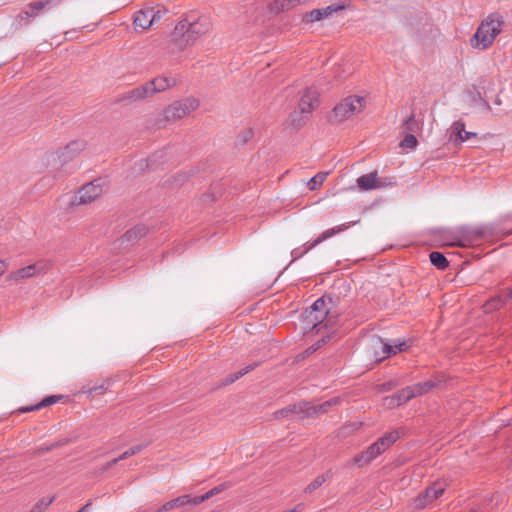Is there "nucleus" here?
Returning a JSON list of instances; mask_svg holds the SVG:
<instances>
[{
  "instance_id": "obj_1",
  "label": "nucleus",
  "mask_w": 512,
  "mask_h": 512,
  "mask_svg": "<svg viewBox=\"0 0 512 512\" xmlns=\"http://www.w3.org/2000/svg\"><path fill=\"white\" fill-rule=\"evenodd\" d=\"M505 26L504 16L499 12L490 13L479 25L471 39L472 46L481 50L489 48Z\"/></svg>"
},
{
  "instance_id": "obj_2",
  "label": "nucleus",
  "mask_w": 512,
  "mask_h": 512,
  "mask_svg": "<svg viewBox=\"0 0 512 512\" xmlns=\"http://www.w3.org/2000/svg\"><path fill=\"white\" fill-rule=\"evenodd\" d=\"M212 28L210 17L202 15L196 20L185 19L180 21L176 27V32H183V39L186 44H193L198 38L207 34Z\"/></svg>"
},
{
  "instance_id": "obj_3",
  "label": "nucleus",
  "mask_w": 512,
  "mask_h": 512,
  "mask_svg": "<svg viewBox=\"0 0 512 512\" xmlns=\"http://www.w3.org/2000/svg\"><path fill=\"white\" fill-rule=\"evenodd\" d=\"M319 93L314 88H308L299 102V111H294L289 117L292 126L300 127L306 118L318 106Z\"/></svg>"
},
{
  "instance_id": "obj_4",
  "label": "nucleus",
  "mask_w": 512,
  "mask_h": 512,
  "mask_svg": "<svg viewBox=\"0 0 512 512\" xmlns=\"http://www.w3.org/2000/svg\"><path fill=\"white\" fill-rule=\"evenodd\" d=\"M336 403H338V398H333L329 401H325L317 406H312L307 402H301L299 404H294L292 406L279 410L278 412H276V416L287 417L290 414H295L300 417H309L314 414L327 412L329 407Z\"/></svg>"
},
{
  "instance_id": "obj_5",
  "label": "nucleus",
  "mask_w": 512,
  "mask_h": 512,
  "mask_svg": "<svg viewBox=\"0 0 512 512\" xmlns=\"http://www.w3.org/2000/svg\"><path fill=\"white\" fill-rule=\"evenodd\" d=\"M494 234V228L488 225L464 228L461 234L454 241L448 242V245L467 246L478 243L483 239H487Z\"/></svg>"
},
{
  "instance_id": "obj_6",
  "label": "nucleus",
  "mask_w": 512,
  "mask_h": 512,
  "mask_svg": "<svg viewBox=\"0 0 512 512\" xmlns=\"http://www.w3.org/2000/svg\"><path fill=\"white\" fill-rule=\"evenodd\" d=\"M366 101L362 96H348L334 107V117L338 121H344L357 113H360L365 107Z\"/></svg>"
},
{
  "instance_id": "obj_7",
  "label": "nucleus",
  "mask_w": 512,
  "mask_h": 512,
  "mask_svg": "<svg viewBox=\"0 0 512 512\" xmlns=\"http://www.w3.org/2000/svg\"><path fill=\"white\" fill-rule=\"evenodd\" d=\"M199 107V100L193 97H188L180 101H175L168 106L164 111V116L167 121L179 120Z\"/></svg>"
},
{
  "instance_id": "obj_8",
  "label": "nucleus",
  "mask_w": 512,
  "mask_h": 512,
  "mask_svg": "<svg viewBox=\"0 0 512 512\" xmlns=\"http://www.w3.org/2000/svg\"><path fill=\"white\" fill-rule=\"evenodd\" d=\"M356 223H358V221L341 224V225H338L333 228L325 230L313 242H311L309 244H305L302 247L293 249L291 252L293 259L295 260V259L302 257L305 253H307L309 250H311L312 248H314L321 242L333 237L334 235H336L340 232L347 230L351 225H355Z\"/></svg>"
},
{
  "instance_id": "obj_9",
  "label": "nucleus",
  "mask_w": 512,
  "mask_h": 512,
  "mask_svg": "<svg viewBox=\"0 0 512 512\" xmlns=\"http://www.w3.org/2000/svg\"><path fill=\"white\" fill-rule=\"evenodd\" d=\"M437 385H438V382L434 381V380H428V381H425L422 383H417V384H414L412 386H408V387L402 389L395 396V398H392L391 400L392 401L396 400V404L401 405L416 396H420V395L428 393Z\"/></svg>"
},
{
  "instance_id": "obj_10",
  "label": "nucleus",
  "mask_w": 512,
  "mask_h": 512,
  "mask_svg": "<svg viewBox=\"0 0 512 512\" xmlns=\"http://www.w3.org/2000/svg\"><path fill=\"white\" fill-rule=\"evenodd\" d=\"M374 357L377 362L384 360L390 355H395L403 351L407 347L406 341L399 339L393 340L392 343L385 342L381 338L374 340Z\"/></svg>"
},
{
  "instance_id": "obj_11",
  "label": "nucleus",
  "mask_w": 512,
  "mask_h": 512,
  "mask_svg": "<svg viewBox=\"0 0 512 512\" xmlns=\"http://www.w3.org/2000/svg\"><path fill=\"white\" fill-rule=\"evenodd\" d=\"M48 268H49L48 263H46L45 261H39L37 263L28 265L26 267H23L16 271L11 272L7 276V280L12 281L14 283H18L24 279H29L36 275L46 273Z\"/></svg>"
},
{
  "instance_id": "obj_12",
  "label": "nucleus",
  "mask_w": 512,
  "mask_h": 512,
  "mask_svg": "<svg viewBox=\"0 0 512 512\" xmlns=\"http://www.w3.org/2000/svg\"><path fill=\"white\" fill-rule=\"evenodd\" d=\"M103 193V181L101 179L94 180L84 185L75 197L79 204H87L98 198Z\"/></svg>"
},
{
  "instance_id": "obj_13",
  "label": "nucleus",
  "mask_w": 512,
  "mask_h": 512,
  "mask_svg": "<svg viewBox=\"0 0 512 512\" xmlns=\"http://www.w3.org/2000/svg\"><path fill=\"white\" fill-rule=\"evenodd\" d=\"M444 491V484L434 483L415 499V507L418 509L425 508L434 500L438 499L444 493Z\"/></svg>"
},
{
  "instance_id": "obj_14",
  "label": "nucleus",
  "mask_w": 512,
  "mask_h": 512,
  "mask_svg": "<svg viewBox=\"0 0 512 512\" xmlns=\"http://www.w3.org/2000/svg\"><path fill=\"white\" fill-rule=\"evenodd\" d=\"M449 141L452 143L467 142L472 138H477V133L465 131V123L461 120L454 122L448 130Z\"/></svg>"
},
{
  "instance_id": "obj_15",
  "label": "nucleus",
  "mask_w": 512,
  "mask_h": 512,
  "mask_svg": "<svg viewBox=\"0 0 512 512\" xmlns=\"http://www.w3.org/2000/svg\"><path fill=\"white\" fill-rule=\"evenodd\" d=\"M84 149L85 143L80 140H75L59 149L53 157H57L61 163H66L74 159Z\"/></svg>"
},
{
  "instance_id": "obj_16",
  "label": "nucleus",
  "mask_w": 512,
  "mask_h": 512,
  "mask_svg": "<svg viewBox=\"0 0 512 512\" xmlns=\"http://www.w3.org/2000/svg\"><path fill=\"white\" fill-rule=\"evenodd\" d=\"M357 185L363 191H370L385 186L384 182L379 179L376 171L360 176L357 179Z\"/></svg>"
},
{
  "instance_id": "obj_17",
  "label": "nucleus",
  "mask_w": 512,
  "mask_h": 512,
  "mask_svg": "<svg viewBox=\"0 0 512 512\" xmlns=\"http://www.w3.org/2000/svg\"><path fill=\"white\" fill-rule=\"evenodd\" d=\"M383 451H385V449L378 441H376L365 452L357 455L354 458V463L359 466L367 464L375 459L378 455H380Z\"/></svg>"
},
{
  "instance_id": "obj_18",
  "label": "nucleus",
  "mask_w": 512,
  "mask_h": 512,
  "mask_svg": "<svg viewBox=\"0 0 512 512\" xmlns=\"http://www.w3.org/2000/svg\"><path fill=\"white\" fill-rule=\"evenodd\" d=\"M175 84V78H169L166 76H159L147 82L151 96L155 95L156 93L163 92Z\"/></svg>"
},
{
  "instance_id": "obj_19",
  "label": "nucleus",
  "mask_w": 512,
  "mask_h": 512,
  "mask_svg": "<svg viewBox=\"0 0 512 512\" xmlns=\"http://www.w3.org/2000/svg\"><path fill=\"white\" fill-rule=\"evenodd\" d=\"M155 23L154 8L140 10L135 14L134 25L142 29H148Z\"/></svg>"
},
{
  "instance_id": "obj_20",
  "label": "nucleus",
  "mask_w": 512,
  "mask_h": 512,
  "mask_svg": "<svg viewBox=\"0 0 512 512\" xmlns=\"http://www.w3.org/2000/svg\"><path fill=\"white\" fill-rule=\"evenodd\" d=\"M196 501V496H192L190 494H185L179 496L175 499H172L164 504V509L173 510L179 507H184L187 505L196 506L198 503Z\"/></svg>"
},
{
  "instance_id": "obj_21",
  "label": "nucleus",
  "mask_w": 512,
  "mask_h": 512,
  "mask_svg": "<svg viewBox=\"0 0 512 512\" xmlns=\"http://www.w3.org/2000/svg\"><path fill=\"white\" fill-rule=\"evenodd\" d=\"M150 97L152 96L146 82L145 84L126 92L123 99L129 101H141Z\"/></svg>"
},
{
  "instance_id": "obj_22",
  "label": "nucleus",
  "mask_w": 512,
  "mask_h": 512,
  "mask_svg": "<svg viewBox=\"0 0 512 512\" xmlns=\"http://www.w3.org/2000/svg\"><path fill=\"white\" fill-rule=\"evenodd\" d=\"M333 11H335V9L332 6L315 9V10H312L311 12L305 14L303 16V21H306V22L320 21L324 18H327L329 15H331Z\"/></svg>"
},
{
  "instance_id": "obj_23",
  "label": "nucleus",
  "mask_w": 512,
  "mask_h": 512,
  "mask_svg": "<svg viewBox=\"0 0 512 512\" xmlns=\"http://www.w3.org/2000/svg\"><path fill=\"white\" fill-rule=\"evenodd\" d=\"M301 3L302 0H275L273 2L272 9L275 12L288 11L300 5Z\"/></svg>"
},
{
  "instance_id": "obj_24",
  "label": "nucleus",
  "mask_w": 512,
  "mask_h": 512,
  "mask_svg": "<svg viewBox=\"0 0 512 512\" xmlns=\"http://www.w3.org/2000/svg\"><path fill=\"white\" fill-rule=\"evenodd\" d=\"M147 233V229L145 226H136L133 229L127 231L122 237L123 242H132L140 239Z\"/></svg>"
},
{
  "instance_id": "obj_25",
  "label": "nucleus",
  "mask_w": 512,
  "mask_h": 512,
  "mask_svg": "<svg viewBox=\"0 0 512 512\" xmlns=\"http://www.w3.org/2000/svg\"><path fill=\"white\" fill-rule=\"evenodd\" d=\"M147 233V229L145 226H136L133 229L127 231L122 237L123 242H132L140 239Z\"/></svg>"
},
{
  "instance_id": "obj_26",
  "label": "nucleus",
  "mask_w": 512,
  "mask_h": 512,
  "mask_svg": "<svg viewBox=\"0 0 512 512\" xmlns=\"http://www.w3.org/2000/svg\"><path fill=\"white\" fill-rule=\"evenodd\" d=\"M512 300V287L508 288L505 294L500 295L496 298H493L488 304L487 309H498L501 305L506 304L508 301Z\"/></svg>"
},
{
  "instance_id": "obj_27",
  "label": "nucleus",
  "mask_w": 512,
  "mask_h": 512,
  "mask_svg": "<svg viewBox=\"0 0 512 512\" xmlns=\"http://www.w3.org/2000/svg\"><path fill=\"white\" fill-rule=\"evenodd\" d=\"M429 258L431 263L440 270H445L449 265L446 257L440 252H431Z\"/></svg>"
},
{
  "instance_id": "obj_28",
  "label": "nucleus",
  "mask_w": 512,
  "mask_h": 512,
  "mask_svg": "<svg viewBox=\"0 0 512 512\" xmlns=\"http://www.w3.org/2000/svg\"><path fill=\"white\" fill-rule=\"evenodd\" d=\"M331 477V472L328 471L325 474L317 476L310 484H308L305 488V493H312L319 487H321L329 478Z\"/></svg>"
},
{
  "instance_id": "obj_29",
  "label": "nucleus",
  "mask_w": 512,
  "mask_h": 512,
  "mask_svg": "<svg viewBox=\"0 0 512 512\" xmlns=\"http://www.w3.org/2000/svg\"><path fill=\"white\" fill-rule=\"evenodd\" d=\"M329 175V172H319L317 173L315 176H313L309 182H308V187L311 191H314L316 190L318 187H320L323 182L325 181V179L327 178V176Z\"/></svg>"
},
{
  "instance_id": "obj_30",
  "label": "nucleus",
  "mask_w": 512,
  "mask_h": 512,
  "mask_svg": "<svg viewBox=\"0 0 512 512\" xmlns=\"http://www.w3.org/2000/svg\"><path fill=\"white\" fill-rule=\"evenodd\" d=\"M327 316H328L327 313H324V315H322V313H316L312 316V315H310V312L307 311L306 312L307 325H311L312 328H316L327 318Z\"/></svg>"
},
{
  "instance_id": "obj_31",
  "label": "nucleus",
  "mask_w": 512,
  "mask_h": 512,
  "mask_svg": "<svg viewBox=\"0 0 512 512\" xmlns=\"http://www.w3.org/2000/svg\"><path fill=\"white\" fill-rule=\"evenodd\" d=\"M226 489V485L225 484H220L214 488H212L211 490H209L208 492H206L204 495L202 496H196V503L200 504L208 499H210L211 497H213L214 495L224 491Z\"/></svg>"
},
{
  "instance_id": "obj_32",
  "label": "nucleus",
  "mask_w": 512,
  "mask_h": 512,
  "mask_svg": "<svg viewBox=\"0 0 512 512\" xmlns=\"http://www.w3.org/2000/svg\"><path fill=\"white\" fill-rule=\"evenodd\" d=\"M310 312V315H314L316 313H322V315H324V313H327L329 314V310L326 306V302L323 298H319L317 299L313 305L311 306L310 310H308Z\"/></svg>"
},
{
  "instance_id": "obj_33",
  "label": "nucleus",
  "mask_w": 512,
  "mask_h": 512,
  "mask_svg": "<svg viewBox=\"0 0 512 512\" xmlns=\"http://www.w3.org/2000/svg\"><path fill=\"white\" fill-rule=\"evenodd\" d=\"M399 438V432L393 431L385 434L383 437L378 439V442L381 446L386 450L390 445H392Z\"/></svg>"
},
{
  "instance_id": "obj_34",
  "label": "nucleus",
  "mask_w": 512,
  "mask_h": 512,
  "mask_svg": "<svg viewBox=\"0 0 512 512\" xmlns=\"http://www.w3.org/2000/svg\"><path fill=\"white\" fill-rule=\"evenodd\" d=\"M256 366V364H253V365H249L247 367H245L244 369H241L240 371L230 375L229 377H227L225 380H224V384L225 385H228V384H231L233 382H235L236 380H238L240 377H242L243 375L247 374L248 372H250L251 370L254 369V367Z\"/></svg>"
},
{
  "instance_id": "obj_35",
  "label": "nucleus",
  "mask_w": 512,
  "mask_h": 512,
  "mask_svg": "<svg viewBox=\"0 0 512 512\" xmlns=\"http://www.w3.org/2000/svg\"><path fill=\"white\" fill-rule=\"evenodd\" d=\"M56 402V398L54 396H50V397H47L45 399H43L39 404H37L36 406H31V407H27V408H24L22 410V412H29V411H33V410H36V409H39L41 407H46L50 404H53Z\"/></svg>"
},
{
  "instance_id": "obj_36",
  "label": "nucleus",
  "mask_w": 512,
  "mask_h": 512,
  "mask_svg": "<svg viewBox=\"0 0 512 512\" xmlns=\"http://www.w3.org/2000/svg\"><path fill=\"white\" fill-rule=\"evenodd\" d=\"M418 144L416 137L413 134H407L401 141V147L414 149Z\"/></svg>"
},
{
  "instance_id": "obj_37",
  "label": "nucleus",
  "mask_w": 512,
  "mask_h": 512,
  "mask_svg": "<svg viewBox=\"0 0 512 512\" xmlns=\"http://www.w3.org/2000/svg\"><path fill=\"white\" fill-rule=\"evenodd\" d=\"M145 447V445H142V444H139V445H135L133 447H131L130 449L126 450L125 452H123L120 456H119V459H127L128 457L130 456H133L135 454H138L140 451L143 450V448Z\"/></svg>"
},
{
  "instance_id": "obj_38",
  "label": "nucleus",
  "mask_w": 512,
  "mask_h": 512,
  "mask_svg": "<svg viewBox=\"0 0 512 512\" xmlns=\"http://www.w3.org/2000/svg\"><path fill=\"white\" fill-rule=\"evenodd\" d=\"M105 389L104 384H101L99 386L94 387H85L82 390V393L87 394L88 396H91L93 394H100Z\"/></svg>"
},
{
  "instance_id": "obj_39",
  "label": "nucleus",
  "mask_w": 512,
  "mask_h": 512,
  "mask_svg": "<svg viewBox=\"0 0 512 512\" xmlns=\"http://www.w3.org/2000/svg\"><path fill=\"white\" fill-rule=\"evenodd\" d=\"M67 443H68V440H67V439H63V440L58 441V442H55V443H53V444H51V445H49V446L40 447V448H39V451H40L41 453H43V452H47V451H50V450H51V449H53V448H56V447H59V446H63V445H65V444H67Z\"/></svg>"
},
{
  "instance_id": "obj_40",
  "label": "nucleus",
  "mask_w": 512,
  "mask_h": 512,
  "mask_svg": "<svg viewBox=\"0 0 512 512\" xmlns=\"http://www.w3.org/2000/svg\"><path fill=\"white\" fill-rule=\"evenodd\" d=\"M46 6L47 2H43L42 0L30 4V8L35 12L45 8Z\"/></svg>"
},
{
  "instance_id": "obj_41",
  "label": "nucleus",
  "mask_w": 512,
  "mask_h": 512,
  "mask_svg": "<svg viewBox=\"0 0 512 512\" xmlns=\"http://www.w3.org/2000/svg\"><path fill=\"white\" fill-rule=\"evenodd\" d=\"M416 122L413 116H410L405 122V128L409 131H414Z\"/></svg>"
},
{
  "instance_id": "obj_42",
  "label": "nucleus",
  "mask_w": 512,
  "mask_h": 512,
  "mask_svg": "<svg viewBox=\"0 0 512 512\" xmlns=\"http://www.w3.org/2000/svg\"><path fill=\"white\" fill-rule=\"evenodd\" d=\"M52 501H53L52 498H50V499H42L36 505H39L42 508V511H43L45 508H47L52 503Z\"/></svg>"
},
{
  "instance_id": "obj_43",
  "label": "nucleus",
  "mask_w": 512,
  "mask_h": 512,
  "mask_svg": "<svg viewBox=\"0 0 512 512\" xmlns=\"http://www.w3.org/2000/svg\"><path fill=\"white\" fill-rule=\"evenodd\" d=\"M9 263L6 260H0V276H2L8 269Z\"/></svg>"
},
{
  "instance_id": "obj_44",
  "label": "nucleus",
  "mask_w": 512,
  "mask_h": 512,
  "mask_svg": "<svg viewBox=\"0 0 512 512\" xmlns=\"http://www.w3.org/2000/svg\"><path fill=\"white\" fill-rule=\"evenodd\" d=\"M119 461H122V459H119V457L114 458L113 460H111L110 462H108V463L106 464L105 469H109V468H111L113 465L117 464Z\"/></svg>"
},
{
  "instance_id": "obj_45",
  "label": "nucleus",
  "mask_w": 512,
  "mask_h": 512,
  "mask_svg": "<svg viewBox=\"0 0 512 512\" xmlns=\"http://www.w3.org/2000/svg\"><path fill=\"white\" fill-rule=\"evenodd\" d=\"M154 13H155V23H156L162 18V15H163V13H165V11H161L159 9L158 10L154 9Z\"/></svg>"
},
{
  "instance_id": "obj_46",
  "label": "nucleus",
  "mask_w": 512,
  "mask_h": 512,
  "mask_svg": "<svg viewBox=\"0 0 512 512\" xmlns=\"http://www.w3.org/2000/svg\"><path fill=\"white\" fill-rule=\"evenodd\" d=\"M301 511H302V504H298L294 508L289 509V510H285L283 512H301Z\"/></svg>"
},
{
  "instance_id": "obj_47",
  "label": "nucleus",
  "mask_w": 512,
  "mask_h": 512,
  "mask_svg": "<svg viewBox=\"0 0 512 512\" xmlns=\"http://www.w3.org/2000/svg\"><path fill=\"white\" fill-rule=\"evenodd\" d=\"M150 164H149V160H141L139 162V169L142 170L146 167H148Z\"/></svg>"
},
{
  "instance_id": "obj_48",
  "label": "nucleus",
  "mask_w": 512,
  "mask_h": 512,
  "mask_svg": "<svg viewBox=\"0 0 512 512\" xmlns=\"http://www.w3.org/2000/svg\"><path fill=\"white\" fill-rule=\"evenodd\" d=\"M91 506V502H88L83 507H81L77 512H89Z\"/></svg>"
},
{
  "instance_id": "obj_49",
  "label": "nucleus",
  "mask_w": 512,
  "mask_h": 512,
  "mask_svg": "<svg viewBox=\"0 0 512 512\" xmlns=\"http://www.w3.org/2000/svg\"><path fill=\"white\" fill-rule=\"evenodd\" d=\"M497 231L503 233V234H511L512 233V227L511 228H497Z\"/></svg>"
},
{
  "instance_id": "obj_50",
  "label": "nucleus",
  "mask_w": 512,
  "mask_h": 512,
  "mask_svg": "<svg viewBox=\"0 0 512 512\" xmlns=\"http://www.w3.org/2000/svg\"><path fill=\"white\" fill-rule=\"evenodd\" d=\"M19 17H20V19H21V20H26V19L30 18V17H29V11L21 12V13L19 14Z\"/></svg>"
},
{
  "instance_id": "obj_51",
  "label": "nucleus",
  "mask_w": 512,
  "mask_h": 512,
  "mask_svg": "<svg viewBox=\"0 0 512 512\" xmlns=\"http://www.w3.org/2000/svg\"><path fill=\"white\" fill-rule=\"evenodd\" d=\"M30 512H42V508L39 505H35Z\"/></svg>"
},
{
  "instance_id": "obj_52",
  "label": "nucleus",
  "mask_w": 512,
  "mask_h": 512,
  "mask_svg": "<svg viewBox=\"0 0 512 512\" xmlns=\"http://www.w3.org/2000/svg\"><path fill=\"white\" fill-rule=\"evenodd\" d=\"M42 1H43V2H47V6H48V5H50V4L54 3V2L57 4V3H59L61 0H42Z\"/></svg>"
},
{
  "instance_id": "obj_53",
  "label": "nucleus",
  "mask_w": 512,
  "mask_h": 512,
  "mask_svg": "<svg viewBox=\"0 0 512 512\" xmlns=\"http://www.w3.org/2000/svg\"><path fill=\"white\" fill-rule=\"evenodd\" d=\"M167 511H170L169 509H164V504L158 508L157 510L153 511V512H167Z\"/></svg>"
},
{
  "instance_id": "obj_54",
  "label": "nucleus",
  "mask_w": 512,
  "mask_h": 512,
  "mask_svg": "<svg viewBox=\"0 0 512 512\" xmlns=\"http://www.w3.org/2000/svg\"><path fill=\"white\" fill-rule=\"evenodd\" d=\"M36 15L35 11H33L31 9V11H29V17H34Z\"/></svg>"
},
{
  "instance_id": "obj_55",
  "label": "nucleus",
  "mask_w": 512,
  "mask_h": 512,
  "mask_svg": "<svg viewBox=\"0 0 512 512\" xmlns=\"http://www.w3.org/2000/svg\"><path fill=\"white\" fill-rule=\"evenodd\" d=\"M320 342L321 343H325L326 342V338H322V340Z\"/></svg>"
},
{
  "instance_id": "obj_56",
  "label": "nucleus",
  "mask_w": 512,
  "mask_h": 512,
  "mask_svg": "<svg viewBox=\"0 0 512 512\" xmlns=\"http://www.w3.org/2000/svg\"><path fill=\"white\" fill-rule=\"evenodd\" d=\"M469 512H476V511H475V510H471V511H469Z\"/></svg>"
}]
</instances>
